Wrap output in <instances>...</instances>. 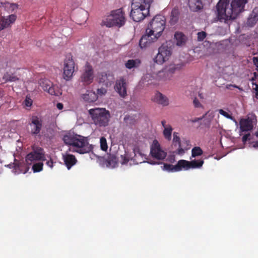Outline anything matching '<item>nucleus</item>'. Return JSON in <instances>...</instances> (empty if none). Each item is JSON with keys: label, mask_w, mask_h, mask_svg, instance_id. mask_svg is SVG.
<instances>
[{"label": "nucleus", "mask_w": 258, "mask_h": 258, "mask_svg": "<svg viewBox=\"0 0 258 258\" xmlns=\"http://www.w3.org/2000/svg\"><path fill=\"white\" fill-rule=\"evenodd\" d=\"M165 27V18L161 15H156L149 23L146 34L141 38L139 45L141 48L148 46L161 36Z\"/></svg>", "instance_id": "obj_1"}, {"label": "nucleus", "mask_w": 258, "mask_h": 258, "mask_svg": "<svg viewBox=\"0 0 258 258\" xmlns=\"http://www.w3.org/2000/svg\"><path fill=\"white\" fill-rule=\"evenodd\" d=\"M247 2V0H233L229 5L220 1L216 6L219 20L227 23L229 20L235 19L239 14L244 11Z\"/></svg>", "instance_id": "obj_2"}, {"label": "nucleus", "mask_w": 258, "mask_h": 258, "mask_svg": "<svg viewBox=\"0 0 258 258\" xmlns=\"http://www.w3.org/2000/svg\"><path fill=\"white\" fill-rule=\"evenodd\" d=\"M63 141L65 144L72 146L75 149L73 151L83 154L89 153L93 149L86 138L77 134L68 133L64 135Z\"/></svg>", "instance_id": "obj_3"}, {"label": "nucleus", "mask_w": 258, "mask_h": 258, "mask_svg": "<svg viewBox=\"0 0 258 258\" xmlns=\"http://www.w3.org/2000/svg\"><path fill=\"white\" fill-rule=\"evenodd\" d=\"M151 0H133L130 17L135 22H140L149 14Z\"/></svg>", "instance_id": "obj_4"}, {"label": "nucleus", "mask_w": 258, "mask_h": 258, "mask_svg": "<svg viewBox=\"0 0 258 258\" xmlns=\"http://www.w3.org/2000/svg\"><path fill=\"white\" fill-rule=\"evenodd\" d=\"M93 123L99 127L108 125L110 117L109 111L103 108H95L88 110Z\"/></svg>", "instance_id": "obj_5"}, {"label": "nucleus", "mask_w": 258, "mask_h": 258, "mask_svg": "<svg viewBox=\"0 0 258 258\" xmlns=\"http://www.w3.org/2000/svg\"><path fill=\"white\" fill-rule=\"evenodd\" d=\"M125 22L124 13L121 9H119L112 11L111 14L102 21L101 25L106 26L108 28L113 26L120 27L125 24Z\"/></svg>", "instance_id": "obj_6"}, {"label": "nucleus", "mask_w": 258, "mask_h": 258, "mask_svg": "<svg viewBox=\"0 0 258 258\" xmlns=\"http://www.w3.org/2000/svg\"><path fill=\"white\" fill-rule=\"evenodd\" d=\"M133 153L134 154V156H132L131 153L125 151L124 155H122L120 156L121 164L122 165L126 164L130 160L133 161V163L135 164H138L145 162V160L147 159L146 155L141 152L139 147L134 148Z\"/></svg>", "instance_id": "obj_7"}, {"label": "nucleus", "mask_w": 258, "mask_h": 258, "mask_svg": "<svg viewBox=\"0 0 258 258\" xmlns=\"http://www.w3.org/2000/svg\"><path fill=\"white\" fill-rule=\"evenodd\" d=\"M172 54V48L167 42L163 43L158 49V53L156 55L155 61L162 64L168 60Z\"/></svg>", "instance_id": "obj_8"}, {"label": "nucleus", "mask_w": 258, "mask_h": 258, "mask_svg": "<svg viewBox=\"0 0 258 258\" xmlns=\"http://www.w3.org/2000/svg\"><path fill=\"white\" fill-rule=\"evenodd\" d=\"M45 160V152L43 149L40 147L34 148L33 151L27 155L25 159L26 163L30 165L34 162Z\"/></svg>", "instance_id": "obj_9"}, {"label": "nucleus", "mask_w": 258, "mask_h": 258, "mask_svg": "<svg viewBox=\"0 0 258 258\" xmlns=\"http://www.w3.org/2000/svg\"><path fill=\"white\" fill-rule=\"evenodd\" d=\"M75 72V62L72 56L68 55L64 62L63 78L66 81L71 80Z\"/></svg>", "instance_id": "obj_10"}, {"label": "nucleus", "mask_w": 258, "mask_h": 258, "mask_svg": "<svg viewBox=\"0 0 258 258\" xmlns=\"http://www.w3.org/2000/svg\"><path fill=\"white\" fill-rule=\"evenodd\" d=\"M30 134L32 136H39L42 128V120L37 116H32L29 123Z\"/></svg>", "instance_id": "obj_11"}, {"label": "nucleus", "mask_w": 258, "mask_h": 258, "mask_svg": "<svg viewBox=\"0 0 258 258\" xmlns=\"http://www.w3.org/2000/svg\"><path fill=\"white\" fill-rule=\"evenodd\" d=\"M151 154L153 157L158 159H164L166 156V153L163 151L158 142L155 140L151 148Z\"/></svg>", "instance_id": "obj_12"}, {"label": "nucleus", "mask_w": 258, "mask_h": 258, "mask_svg": "<svg viewBox=\"0 0 258 258\" xmlns=\"http://www.w3.org/2000/svg\"><path fill=\"white\" fill-rule=\"evenodd\" d=\"M181 161L182 168L185 170H188L190 169L200 168L204 163L203 159L194 160L190 161L181 159Z\"/></svg>", "instance_id": "obj_13"}, {"label": "nucleus", "mask_w": 258, "mask_h": 258, "mask_svg": "<svg viewBox=\"0 0 258 258\" xmlns=\"http://www.w3.org/2000/svg\"><path fill=\"white\" fill-rule=\"evenodd\" d=\"M152 100L163 106H166L169 104V99L167 97L158 91L156 92L152 98Z\"/></svg>", "instance_id": "obj_14"}, {"label": "nucleus", "mask_w": 258, "mask_h": 258, "mask_svg": "<svg viewBox=\"0 0 258 258\" xmlns=\"http://www.w3.org/2000/svg\"><path fill=\"white\" fill-rule=\"evenodd\" d=\"M47 82H41L40 83V85L42 87L44 91L48 92L51 95L58 96L59 93V90L55 88L52 82H49V83H45Z\"/></svg>", "instance_id": "obj_15"}, {"label": "nucleus", "mask_w": 258, "mask_h": 258, "mask_svg": "<svg viewBox=\"0 0 258 258\" xmlns=\"http://www.w3.org/2000/svg\"><path fill=\"white\" fill-rule=\"evenodd\" d=\"M188 6L189 10L193 12H199L204 7L202 0H188Z\"/></svg>", "instance_id": "obj_16"}, {"label": "nucleus", "mask_w": 258, "mask_h": 258, "mask_svg": "<svg viewBox=\"0 0 258 258\" xmlns=\"http://www.w3.org/2000/svg\"><path fill=\"white\" fill-rule=\"evenodd\" d=\"M81 77L84 81H91L94 78L92 67L88 62H87L85 66L84 73Z\"/></svg>", "instance_id": "obj_17"}, {"label": "nucleus", "mask_w": 258, "mask_h": 258, "mask_svg": "<svg viewBox=\"0 0 258 258\" xmlns=\"http://www.w3.org/2000/svg\"><path fill=\"white\" fill-rule=\"evenodd\" d=\"M62 159L68 169H70L77 162V160L74 155L68 153L63 154Z\"/></svg>", "instance_id": "obj_18"}, {"label": "nucleus", "mask_w": 258, "mask_h": 258, "mask_svg": "<svg viewBox=\"0 0 258 258\" xmlns=\"http://www.w3.org/2000/svg\"><path fill=\"white\" fill-rule=\"evenodd\" d=\"M16 20V16L14 14L10 15L8 18L2 17L0 20V31L7 28L11 23H13Z\"/></svg>", "instance_id": "obj_19"}, {"label": "nucleus", "mask_w": 258, "mask_h": 258, "mask_svg": "<svg viewBox=\"0 0 258 258\" xmlns=\"http://www.w3.org/2000/svg\"><path fill=\"white\" fill-rule=\"evenodd\" d=\"M163 170L168 172H178L182 170L181 160L177 162L175 165L165 163L163 165Z\"/></svg>", "instance_id": "obj_20"}, {"label": "nucleus", "mask_w": 258, "mask_h": 258, "mask_svg": "<svg viewBox=\"0 0 258 258\" xmlns=\"http://www.w3.org/2000/svg\"><path fill=\"white\" fill-rule=\"evenodd\" d=\"M114 89L121 97H124L126 95V82H116Z\"/></svg>", "instance_id": "obj_21"}, {"label": "nucleus", "mask_w": 258, "mask_h": 258, "mask_svg": "<svg viewBox=\"0 0 258 258\" xmlns=\"http://www.w3.org/2000/svg\"><path fill=\"white\" fill-rule=\"evenodd\" d=\"M258 21V8H255L248 17L246 24L249 27H252Z\"/></svg>", "instance_id": "obj_22"}, {"label": "nucleus", "mask_w": 258, "mask_h": 258, "mask_svg": "<svg viewBox=\"0 0 258 258\" xmlns=\"http://www.w3.org/2000/svg\"><path fill=\"white\" fill-rule=\"evenodd\" d=\"M173 136V141H172L173 144L174 146H176V144H177L178 146V148L177 149L176 153L179 155H183V154H184L185 151H184V150L181 147V141H180V139L178 136V134L176 132H174Z\"/></svg>", "instance_id": "obj_23"}, {"label": "nucleus", "mask_w": 258, "mask_h": 258, "mask_svg": "<svg viewBox=\"0 0 258 258\" xmlns=\"http://www.w3.org/2000/svg\"><path fill=\"white\" fill-rule=\"evenodd\" d=\"M83 99L88 102H94L98 99V96L96 93L92 91H87L85 94L83 95Z\"/></svg>", "instance_id": "obj_24"}, {"label": "nucleus", "mask_w": 258, "mask_h": 258, "mask_svg": "<svg viewBox=\"0 0 258 258\" xmlns=\"http://www.w3.org/2000/svg\"><path fill=\"white\" fill-rule=\"evenodd\" d=\"M239 124L240 130L242 132L250 131L252 128L251 121L248 118L241 119Z\"/></svg>", "instance_id": "obj_25"}, {"label": "nucleus", "mask_w": 258, "mask_h": 258, "mask_svg": "<svg viewBox=\"0 0 258 258\" xmlns=\"http://www.w3.org/2000/svg\"><path fill=\"white\" fill-rule=\"evenodd\" d=\"M0 7H3L9 13L15 12L18 8V5L15 3H10L9 2H1Z\"/></svg>", "instance_id": "obj_26"}, {"label": "nucleus", "mask_w": 258, "mask_h": 258, "mask_svg": "<svg viewBox=\"0 0 258 258\" xmlns=\"http://www.w3.org/2000/svg\"><path fill=\"white\" fill-rule=\"evenodd\" d=\"M107 167L115 168L118 165V159L114 154H109L106 160Z\"/></svg>", "instance_id": "obj_27"}, {"label": "nucleus", "mask_w": 258, "mask_h": 258, "mask_svg": "<svg viewBox=\"0 0 258 258\" xmlns=\"http://www.w3.org/2000/svg\"><path fill=\"white\" fill-rule=\"evenodd\" d=\"M179 10L178 8L175 7L172 10L170 15V23L171 25H174L176 24L179 19Z\"/></svg>", "instance_id": "obj_28"}, {"label": "nucleus", "mask_w": 258, "mask_h": 258, "mask_svg": "<svg viewBox=\"0 0 258 258\" xmlns=\"http://www.w3.org/2000/svg\"><path fill=\"white\" fill-rule=\"evenodd\" d=\"M174 38L176 40V43L177 45L183 46L185 45L186 41V37L182 33L176 32L174 35Z\"/></svg>", "instance_id": "obj_29"}, {"label": "nucleus", "mask_w": 258, "mask_h": 258, "mask_svg": "<svg viewBox=\"0 0 258 258\" xmlns=\"http://www.w3.org/2000/svg\"><path fill=\"white\" fill-rule=\"evenodd\" d=\"M141 61L138 59H129L125 63V66L128 69L137 68L139 66Z\"/></svg>", "instance_id": "obj_30"}, {"label": "nucleus", "mask_w": 258, "mask_h": 258, "mask_svg": "<svg viewBox=\"0 0 258 258\" xmlns=\"http://www.w3.org/2000/svg\"><path fill=\"white\" fill-rule=\"evenodd\" d=\"M181 67L180 64H171L164 70L167 76L171 75L176 70H179Z\"/></svg>", "instance_id": "obj_31"}, {"label": "nucleus", "mask_w": 258, "mask_h": 258, "mask_svg": "<svg viewBox=\"0 0 258 258\" xmlns=\"http://www.w3.org/2000/svg\"><path fill=\"white\" fill-rule=\"evenodd\" d=\"M173 128L170 124H167V127H165L163 132L164 137L166 139L170 141Z\"/></svg>", "instance_id": "obj_32"}, {"label": "nucleus", "mask_w": 258, "mask_h": 258, "mask_svg": "<svg viewBox=\"0 0 258 258\" xmlns=\"http://www.w3.org/2000/svg\"><path fill=\"white\" fill-rule=\"evenodd\" d=\"M88 17V13L85 11H82L80 13V16L77 20V23L78 24L82 25L85 23Z\"/></svg>", "instance_id": "obj_33"}, {"label": "nucleus", "mask_w": 258, "mask_h": 258, "mask_svg": "<svg viewBox=\"0 0 258 258\" xmlns=\"http://www.w3.org/2000/svg\"><path fill=\"white\" fill-rule=\"evenodd\" d=\"M203 154L202 149L200 147H195L191 150V157L195 158Z\"/></svg>", "instance_id": "obj_34"}, {"label": "nucleus", "mask_w": 258, "mask_h": 258, "mask_svg": "<svg viewBox=\"0 0 258 258\" xmlns=\"http://www.w3.org/2000/svg\"><path fill=\"white\" fill-rule=\"evenodd\" d=\"M43 166L42 162H38L34 164L32 168L34 172H38L42 170Z\"/></svg>", "instance_id": "obj_35"}, {"label": "nucleus", "mask_w": 258, "mask_h": 258, "mask_svg": "<svg viewBox=\"0 0 258 258\" xmlns=\"http://www.w3.org/2000/svg\"><path fill=\"white\" fill-rule=\"evenodd\" d=\"M100 148L102 151H106L108 149L106 139L105 137H102L100 139Z\"/></svg>", "instance_id": "obj_36"}, {"label": "nucleus", "mask_w": 258, "mask_h": 258, "mask_svg": "<svg viewBox=\"0 0 258 258\" xmlns=\"http://www.w3.org/2000/svg\"><path fill=\"white\" fill-rule=\"evenodd\" d=\"M3 79L5 81H17L19 80V78L12 74L7 73L4 75Z\"/></svg>", "instance_id": "obj_37"}, {"label": "nucleus", "mask_w": 258, "mask_h": 258, "mask_svg": "<svg viewBox=\"0 0 258 258\" xmlns=\"http://www.w3.org/2000/svg\"><path fill=\"white\" fill-rule=\"evenodd\" d=\"M33 103V100L31 99V97L30 95H27L26 96L25 99L23 101V104L25 107H31Z\"/></svg>", "instance_id": "obj_38"}, {"label": "nucleus", "mask_w": 258, "mask_h": 258, "mask_svg": "<svg viewBox=\"0 0 258 258\" xmlns=\"http://www.w3.org/2000/svg\"><path fill=\"white\" fill-rule=\"evenodd\" d=\"M99 79L102 81H110L112 79V76L110 74L106 73H102L99 75Z\"/></svg>", "instance_id": "obj_39"}, {"label": "nucleus", "mask_w": 258, "mask_h": 258, "mask_svg": "<svg viewBox=\"0 0 258 258\" xmlns=\"http://www.w3.org/2000/svg\"><path fill=\"white\" fill-rule=\"evenodd\" d=\"M253 96L258 99V84L252 82Z\"/></svg>", "instance_id": "obj_40"}, {"label": "nucleus", "mask_w": 258, "mask_h": 258, "mask_svg": "<svg viewBox=\"0 0 258 258\" xmlns=\"http://www.w3.org/2000/svg\"><path fill=\"white\" fill-rule=\"evenodd\" d=\"M107 85H105V87H101L99 88H98L97 90V93L96 94H97V96L98 95H100V96H102V95H104L106 92H107Z\"/></svg>", "instance_id": "obj_41"}, {"label": "nucleus", "mask_w": 258, "mask_h": 258, "mask_svg": "<svg viewBox=\"0 0 258 258\" xmlns=\"http://www.w3.org/2000/svg\"><path fill=\"white\" fill-rule=\"evenodd\" d=\"M198 40L199 41H203L206 37L207 34L204 31L198 32Z\"/></svg>", "instance_id": "obj_42"}, {"label": "nucleus", "mask_w": 258, "mask_h": 258, "mask_svg": "<svg viewBox=\"0 0 258 258\" xmlns=\"http://www.w3.org/2000/svg\"><path fill=\"white\" fill-rule=\"evenodd\" d=\"M219 113L221 114L222 115L224 116L227 118L228 119H232V116L231 115L229 114L228 112H226L225 111L223 110V109H219L218 110Z\"/></svg>", "instance_id": "obj_43"}, {"label": "nucleus", "mask_w": 258, "mask_h": 258, "mask_svg": "<svg viewBox=\"0 0 258 258\" xmlns=\"http://www.w3.org/2000/svg\"><path fill=\"white\" fill-rule=\"evenodd\" d=\"M193 103H194V106L196 108L203 107V105H202V104L200 102V101L197 98H195L194 99Z\"/></svg>", "instance_id": "obj_44"}, {"label": "nucleus", "mask_w": 258, "mask_h": 258, "mask_svg": "<svg viewBox=\"0 0 258 258\" xmlns=\"http://www.w3.org/2000/svg\"><path fill=\"white\" fill-rule=\"evenodd\" d=\"M46 164L48 166L50 167V168H52L53 162L51 159H50L49 160L46 162Z\"/></svg>", "instance_id": "obj_45"}, {"label": "nucleus", "mask_w": 258, "mask_h": 258, "mask_svg": "<svg viewBox=\"0 0 258 258\" xmlns=\"http://www.w3.org/2000/svg\"><path fill=\"white\" fill-rule=\"evenodd\" d=\"M253 75L254 76L250 79V81H254L256 79L258 81V72H254Z\"/></svg>", "instance_id": "obj_46"}, {"label": "nucleus", "mask_w": 258, "mask_h": 258, "mask_svg": "<svg viewBox=\"0 0 258 258\" xmlns=\"http://www.w3.org/2000/svg\"><path fill=\"white\" fill-rule=\"evenodd\" d=\"M249 136H250L249 134H246V135H244L242 137V141L243 142H245L248 140V137H249Z\"/></svg>", "instance_id": "obj_47"}, {"label": "nucleus", "mask_w": 258, "mask_h": 258, "mask_svg": "<svg viewBox=\"0 0 258 258\" xmlns=\"http://www.w3.org/2000/svg\"><path fill=\"white\" fill-rule=\"evenodd\" d=\"M56 107H57V108L58 109L61 110V109H62L63 108V104L62 103H58L56 104Z\"/></svg>", "instance_id": "obj_48"}, {"label": "nucleus", "mask_w": 258, "mask_h": 258, "mask_svg": "<svg viewBox=\"0 0 258 258\" xmlns=\"http://www.w3.org/2000/svg\"><path fill=\"white\" fill-rule=\"evenodd\" d=\"M166 121L165 120H163L161 121V124L164 128H165L166 127H167V124H166Z\"/></svg>", "instance_id": "obj_49"}, {"label": "nucleus", "mask_w": 258, "mask_h": 258, "mask_svg": "<svg viewBox=\"0 0 258 258\" xmlns=\"http://www.w3.org/2000/svg\"><path fill=\"white\" fill-rule=\"evenodd\" d=\"M252 146L254 148H258V141L254 142L252 143Z\"/></svg>", "instance_id": "obj_50"}, {"label": "nucleus", "mask_w": 258, "mask_h": 258, "mask_svg": "<svg viewBox=\"0 0 258 258\" xmlns=\"http://www.w3.org/2000/svg\"><path fill=\"white\" fill-rule=\"evenodd\" d=\"M199 96L202 99L204 98V96H203L202 93H199Z\"/></svg>", "instance_id": "obj_51"}, {"label": "nucleus", "mask_w": 258, "mask_h": 258, "mask_svg": "<svg viewBox=\"0 0 258 258\" xmlns=\"http://www.w3.org/2000/svg\"><path fill=\"white\" fill-rule=\"evenodd\" d=\"M235 87V88H237V86H235V85H234V86H233V85H229V86H227L226 87V88H227V89H231V88H230V87Z\"/></svg>", "instance_id": "obj_52"}, {"label": "nucleus", "mask_w": 258, "mask_h": 258, "mask_svg": "<svg viewBox=\"0 0 258 258\" xmlns=\"http://www.w3.org/2000/svg\"><path fill=\"white\" fill-rule=\"evenodd\" d=\"M200 119H201V118H196L194 120H192V122H197L199 120H200Z\"/></svg>", "instance_id": "obj_53"}, {"label": "nucleus", "mask_w": 258, "mask_h": 258, "mask_svg": "<svg viewBox=\"0 0 258 258\" xmlns=\"http://www.w3.org/2000/svg\"><path fill=\"white\" fill-rule=\"evenodd\" d=\"M255 136L256 137L258 138V132H257L256 133H255Z\"/></svg>", "instance_id": "obj_54"}, {"label": "nucleus", "mask_w": 258, "mask_h": 258, "mask_svg": "<svg viewBox=\"0 0 258 258\" xmlns=\"http://www.w3.org/2000/svg\"><path fill=\"white\" fill-rule=\"evenodd\" d=\"M27 171H28V169H26L25 170V171H24V172H23V173H26V172H27Z\"/></svg>", "instance_id": "obj_55"}]
</instances>
